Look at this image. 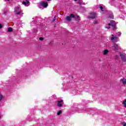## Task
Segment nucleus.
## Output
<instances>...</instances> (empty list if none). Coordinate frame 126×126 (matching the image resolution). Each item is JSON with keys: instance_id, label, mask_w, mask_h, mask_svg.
Masks as SVG:
<instances>
[{"instance_id": "nucleus-1", "label": "nucleus", "mask_w": 126, "mask_h": 126, "mask_svg": "<svg viewBox=\"0 0 126 126\" xmlns=\"http://www.w3.org/2000/svg\"><path fill=\"white\" fill-rule=\"evenodd\" d=\"M74 18H77V21H79V20H80V19H79V16H78V15L74 16L73 14H71L70 16H67L66 17L65 20H66V21H68V22H70V21H71V19Z\"/></svg>"}, {"instance_id": "nucleus-2", "label": "nucleus", "mask_w": 126, "mask_h": 126, "mask_svg": "<svg viewBox=\"0 0 126 126\" xmlns=\"http://www.w3.org/2000/svg\"><path fill=\"white\" fill-rule=\"evenodd\" d=\"M14 12L15 14L18 15V14H20L22 11H21V7L20 6H17L15 7Z\"/></svg>"}, {"instance_id": "nucleus-3", "label": "nucleus", "mask_w": 126, "mask_h": 126, "mask_svg": "<svg viewBox=\"0 0 126 126\" xmlns=\"http://www.w3.org/2000/svg\"><path fill=\"white\" fill-rule=\"evenodd\" d=\"M111 40L112 41V42H114V43H116L117 42H118L119 39L117 36H114V34L111 35Z\"/></svg>"}, {"instance_id": "nucleus-4", "label": "nucleus", "mask_w": 126, "mask_h": 126, "mask_svg": "<svg viewBox=\"0 0 126 126\" xmlns=\"http://www.w3.org/2000/svg\"><path fill=\"white\" fill-rule=\"evenodd\" d=\"M109 26H112L113 29H115L116 28V22L115 21H111L110 23L108 24Z\"/></svg>"}, {"instance_id": "nucleus-5", "label": "nucleus", "mask_w": 126, "mask_h": 126, "mask_svg": "<svg viewBox=\"0 0 126 126\" xmlns=\"http://www.w3.org/2000/svg\"><path fill=\"white\" fill-rule=\"evenodd\" d=\"M120 57H121L122 61H123V62H126V54L120 53Z\"/></svg>"}, {"instance_id": "nucleus-6", "label": "nucleus", "mask_w": 126, "mask_h": 126, "mask_svg": "<svg viewBox=\"0 0 126 126\" xmlns=\"http://www.w3.org/2000/svg\"><path fill=\"white\" fill-rule=\"evenodd\" d=\"M40 6H42L43 7H44V8H46L47 6H48V2L42 1L39 4Z\"/></svg>"}, {"instance_id": "nucleus-7", "label": "nucleus", "mask_w": 126, "mask_h": 126, "mask_svg": "<svg viewBox=\"0 0 126 126\" xmlns=\"http://www.w3.org/2000/svg\"><path fill=\"white\" fill-rule=\"evenodd\" d=\"M22 4L25 5V6H29L30 5V2L28 0H25L22 1Z\"/></svg>"}, {"instance_id": "nucleus-8", "label": "nucleus", "mask_w": 126, "mask_h": 126, "mask_svg": "<svg viewBox=\"0 0 126 126\" xmlns=\"http://www.w3.org/2000/svg\"><path fill=\"white\" fill-rule=\"evenodd\" d=\"M97 14L95 13H91L90 15L88 16V18H92V19L95 18Z\"/></svg>"}, {"instance_id": "nucleus-9", "label": "nucleus", "mask_w": 126, "mask_h": 126, "mask_svg": "<svg viewBox=\"0 0 126 126\" xmlns=\"http://www.w3.org/2000/svg\"><path fill=\"white\" fill-rule=\"evenodd\" d=\"M113 48L115 51H119V50H121V47L117 44H114Z\"/></svg>"}, {"instance_id": "nucleus-10", "label": "nucleus", "mask_w": 126, "mask_h": 126, "mask_svg": "<svg viewBox=\"0 0 126 126\" xmlns=\"http://www.w3.org/2000/svg\"><path fill=\"white\" fill-rule=\"evenodd\" d=\"M63 105V100L61 99L60 100H58L57 102V106L58 107H62Z\"/></svg>"}, {"instance_id": "nucleus-11", "label": "nucleus", "mask_w": 126, "mask_h": 126, "mask_svg": "<svg viewBox=\"0 0 126 126\" xmlns=\"http://www.w3.org/2000/svg\"><path fill=\"white\" fill-rule=\"evenodd\" d=\"M103 55H104V56H106L107 55H108V54H109V50L105 49L104 50H103V52H102Z\"/></svg>"}, {"instance_id": "nucleus-12", "label": "nucleus", "mask_w": 126, "mask_h": 126, "mask_svg": "<svg viewBox=\"0 0 126 126\" xmlns=\"http://www.w3.org/2000/svg\"><path fill=\"white\" fill-rule=\"evenodd\" d=\"M121 81H122L123 84L126 85V79L124 78L121 79Z\"/></svg>"}, {"instance_id": "nucleus-13", "label": "nucleus", "mask_w": 126, "mask_h": 126, "mask_svg": "<svg viewBox=\"0 0 126 126\" xmlns=\"http://www.w3.org/2000/svg\"><path fill=\"white\" fill-rule=\"evenodd\" d=\"M123 105H124V107L126 108V99L124 100V101L122 102Z\"/></svg>"}, {"instance_id": "nucleus-14", "label": "nucleus", "mask_w": 126, "mask_h": 126, "mask_svg": "<svg viewBox=\"0 0 126 126\" xmlns=\"http://www.w3.org/2000/svg\"><path fill=\"white\" fill-rule=\"evenodd\" d=\"M62 113H63V111L62 110H59L57 112V116H60V115H61V114H62Z\"/></svg>"}, {"instance_id": "nucleus-15", "label": "nucleus", "mask_w": 126, "mask_h": 126, "mask_svg": "<svg viewBox=\"0 0 126 126\" xmlns=\"http://www.w3.org/2000/svg\"><path fill=\"white\" fill-rule=\"evenodd\" d=\"M12 28L10 27L8 28L7 32H12Z\"/></svg>"}, {"instance_id": "nucleus-16", "label": "nucleus", "mask_w": 126, "mask_h": 126, "mask_svg": "<svg viewBox=\"0 0 126 126\" xmlns=\"http://www.w3.org/2000/svg\"><path fill=\"white\" fill-rule=\"evenodd\" d=\"M99 8L101 10V11H104V8H103V6H100Z\"/></svg>"}, {"instance_id": "nucleus-17", "label": "nucleus", "mask_w": 126, "mask_h": 126, "mask_svg": "<svg viewBox=\"0 0 126 126\" xmlns=\"http://www.w3.org/2000/svg\"><path fill=\"white\" fill-rule=\"evenodd\" d=\"M78 3L80 4H82V0H78Z\"/></svg>"}, {"instance_id": "nucleus-18", "label": "nucleus", "mask_w": 126, "mask_h": 126, "mask_svg": "<svg viewBox=\"0 0 126 126\" xmlns=\"http://www.w3.org/2000/svg\"><path fill=\"white\" fill-rule=\"evenodd\" d=\"M1 100H2V95L0 94V102Z\"/></svg>"}, {"instance_id": "nucleus-19", "label": "nucleus", "mask_w": 126, "mask_h": 126, "mask_svg": "<svg viewBox=\"0 0 126 126\" xmlns=\"http://www.w3.org/2000/svg\"><path fill=\"white\" fill-rule=\"evenodd\" d=\"M122 125L123 126H126V124L125 122L122 123Z\"/></svg>"}, {"instance_id": "nucleus-20", "label": "nucleus", "mask_w": 126, "mask_h": 126, "mask_svg": "<svg viewBox=\"0 0 126 126\" xmlns=\"http://www.w3.org/2000/svg\"><path fill=\"white\" fill-rule=\"evenodd\" d=\"M39 40H40V41H43V40H44V38H43V37H40V38H39Z\"/></svg>"}, {"instance_id": "nucleus-21", "label": "nucleus", "mask_w": 126, "mask_h": 126, "mask_svg": "<svg viewBox=\"0 0 126 126\" xmlns=\"http://www.w3.org/2000/svg\"><path fill=\"white\" fill-rule=\"evenodd\" d=\"M105 28H106V29H110V26L105 27Z\"/></svg>"}, {"instance_id": "nucleus-22", "label": "nucleus", "mask_w": 126, "mask_h": 126, "mask_svg": "<svg viewBox=\"0 0 126 126\" xmlns=\"http://www.w3.org/2000/svg\"><path fill=\"white\" fill-rule=\"evenodd\" d=\"M118 34H117V36H121V35L122 34V33H121V32H118Z\"/></svg>"}, {"instance_id": "nucleus-23", "label": "nucleus", "mask_w": 126, "mask_h": 126, "mask_svg": "<svg viewBox=\"0 0 126 126\" xmlns=\"http://www.w3.org/2000/svg\"><path fill=\"white\" fill-rule=\"evenodd\" d=\"M109 18H112V19H113L114 18V15H112L111 17H109Z\"/></svg>"}, {"instance_id": "nucleus-24", "label": "nucleus", "mask_w": 126, "mask_h": 126, "mask_svg": "<svg viewBox=\"0 0 126 126\" xmlns=\"http://www.w3.org/2000/svg\"><path fill=\"white\" fill-rule=\"evenodd\" d=\"M97 23H98V21H95L94 22V24H97Z\"/></svg>"}, {"instance_id": "nucleus-25", "label": "nucleus", "mask_w": 126, "mask_h": 126, "mask_svg": "<svg viewBox=\"0 0 126 126\" xmlns=\"http://www.w3.org/2000/svg\"><path fill=\"white\" fill-rule=\"evenodd\" d=\"M1 28H2V26H1V24H0V29Z\"/></svg>"}, {"instance_id": "nucleus-26", "label": "nucleus", "mask_w": 126, "mask_h": 126, "mask_svg": "<svg viewBox=\"0 0 126 126\" xmlns=\"http://www.w3.org/2000/svg\"><path fill=\"white\" fill-rule=\"evenodd\" d=\"M0 118H2V115L1 114H0Z\"/></svg>"}, {"instance_id": "nucleus-27", "label": "nucleus", "mask_w": 126, "mask_h": 126, "mask_svg": "<svg viewBox=\"0 0 126 126\" xmlns=\"http://www.w3.org/2000/svg\"><path fill=\"white\" fill-rule=\"evenodd\" d=\"M74 0V1H76L77 0Z\"/></svg>"}, {"instance_id": "nucleus-28", "label": "nucleus", "mask_w": 126, "mask_h": 126, "mask_svg": "<svg viewBox=\"0 0 126 126\" xmlns=\"http://www.w3.org/2000/svg\"><path fill=\"white\" fill-rule=\"evenodd\" d=\"M8 0V1H9V0Z\"/></svg>"}, {"instance_id": "nucleus-29", "label": "nucleus", "mask_w": 126, "mask_h": 126, "mask_svg": "<svg viewBox=\"0 0 126 126\" xmlns=\"http://www.w3.org/2000/svg\"><path fill=\"white\" fill-rule=\"evenodd\" d=\"M48 1H49L50 0H47Z\"/></svg>"}]
</instances>
